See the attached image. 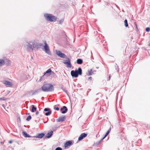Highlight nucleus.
<instances>
[{
  "mask_svg": "<svg viewBox=\"0 0 150 150\" xmlns=\"http://www.w3.org/2000/svg\"><path fill=\"white\" fill-rule=\"evenodd\" d=\"M41 89L44 92H52L54 91V87L51 84L45 83L43 84L41 87Z\"/></svg>",
  "mask_w": 150,
  "mask_h": 150,
  "instance_id": "1",
  "label": "nucleus"
},
{
  "mask_svg": "<svg viewBox=\"0 0 150 150\" xmlns=\"http://www.w3.org/2000/svg\"><path fill=\"white\" fill-rule=\"evenodd\" d=\"M30 42H27L25 44V46L26 48V50L28 51H29L30 50H31L33 51L34 48H35L36 46H38V44L37 43L35 44V42H32V44H30Z\"/></svg>",
  "mask_w": 150,
  "mask_h": 150,
  "instance_id": "2",
  "label": "nucleus"
},
{
  "mask_svg": "<svg viewBox=\"0 0 150 150\" xmlns=\"http://www.w3.org/2000/svg\"><path fill=\"white\" fill-rule=\"evenodd\" d=\"M71 75L73 77H77L79 75H81L82 74V70L80 67H79L78 70H72L71 71Z\"/></svg>",
  "mask_w": 150,
  "mask_h": 150,
  "instance_id": "3",
  "label": "nucleus"
},
{
  "mask_svg": "<svg viewBox=\"0 0 150 150\" xmlns=\"http://www.w3.org/2000/svg\"><path fill=\"white\" fill-rule=\"evenodd\" d=\"M44 16L47 21L50 22L55 21L57 19L54 16L50 14L45 13L44 14Z\"/></svg>",
  "mask_w": 150,
  "mask_h": 150,
  "instance_id": "4",
  "label": "nucleus"
},
{
  "mask_svg": "<svg viewBox=\"0 0 150 150\" xmlns=\"http://www.w3.org/2000/svg\"><path fill=\"white\" fill-rule=\"evenodd\" d=\"M66 60H64L63 63L67 65V67L71 68L72 67V65L71 63L70 60L69 58L67 57L66 59Z\"/></svg>",
  "mask_w": 150,
  "mask_h": 150,
  "instance_id": "5",
  "label": "nucleus"
},
{
  "mask_svg": "<svg viewBox=\"0 0 150 150\" xmlns=\"http://www.w3.org/2000/svg\"><path fill=\"white\" fill-rule=\"evenodd\" d=\"M56 54L59 57L63 58L66 59L68 57L65 54L62 53L60 51L56 50Z\"/></svg>",
  "mask_w": 150,
  "mask_h": 150,
  "instance_id": "6",
  "label": "nucleus"
},
{
  "mask_svg": "<svg viewBox=\"0 0 150 150\" xmlns=\"http://www.w3.org/2000/svg\"><path fill=\"white\" fill-rule=\"evenodd\" d=\"M44 49L45 52L49 55H51V52L49 49L48 45L47 44L46 41L45 42V46H44Z\"/></svg>",
  "mask_w": 150,
  "mask_h": 150,
  "instance_id": "7",
  "label": "nucleus"
},
{
  "mask_svg": "<svg viewBox=\"0 0 150 150\" xmlns=\"http://www.w3.org/2000/svg\"><path fill=\"white\" fill-rule=\"evenodd\" d=\"M51 72H52V70L50 69H48L44 73V74L40 78V80L41 81L43 77L46 74H48L47 76H50L51 74Z\"/></svg>",
  "mask_w": 150,
  "mask_h": 150,
  "instance_id": "8",
  "label": "nucleus"
},
{
  "mask_svg": "<svg viewBox=\"0 0 150 150\" xmlns=\"http://www.w3.org/2000/svg\"><path fill=\"white\" fill-rule=\"evenodd\" d=\"M87 136V134L85 133L81 134L78 138V141H81Z\"/></svg>",
  "mask_w": 150,
  "mask_h": 150,
  "instance_id": "9",
  "label": "nucleus"
},
{
  "mask_svg": "<svg viewBox=\"0 0 150 150\" xmlns=\"http://www.w3.org/2000/svg\"><path fill=\"white\" fill-rule=\"evenodd\" d=\"M60 111L62 114H65L68 111V109L66 106H63L60 109Z\"/></svg>",
  "mask_w": 150,
  "mask_h": 150,
  "instance_id": "10",
  "label": "nucleus"
},
{
  "mask_svg": "<svg viewBox=\"0 0 150 150\" xmlns=\"http://www.w3.org/2000/svg\"><path fill=\"white\" fill-rule=\"evenodd\" d=\"M44 111L46 112L48 111L47 112H46L45 113V115L46 116L50 115L52 113V111H51L50 109L48 108H45Z\"/></svg>",
  "mask_w": 150,
  "mask_h": 150,
  "instance_id": "11",
  "label": "nucleus"
},
{
  "mask_svg": "<svg viewBox=\"0 0 150 150\" xmlns=\"http://www.w3.org/2000/svg\"><path fill=\"white\" fill-rule=\"evenodd\" d=\"M73 142H72L71 141H68L64 144V146L66 148L68 146H70L73 144Z\"/></svg>",
  "mask_w": 150,
  "mask_h": 150,
  "instance_id": "12",
  "label": "nucleus"
},
{
  "mask_svg": "<svg viewBox=\"0 0 150 150\" xmlns=\"http://www.w3.org/2000/svg\"><path fill=\"white\" fill-rule=\"evenodd\" d=\"M45 135V134L43 133L40 134H37V135L34 136L33 137L41 139L43 137H44Z\"/></svg>",
  "mask_w": 150,
  "mask_h": 150,
  "instance_id": "13",
  "label": "nucleus"
},
{
  "mask_svg": "<svg viewBox=\"0 0 150 150\" xmlns=\"http://www.w3.org/2000/svg\"><path fill=\"white\" fill-rule=\"evenodd\" d=\"M53 134V131H51L50 132H48L43 138L44 139H45L46 138H50Z\"/></svg>",
  "mask_w": 150,
  "mask_h": 150,
  "instance_id": "14",
  "label": "nucleus"
},
{
  "mask_svg": "<svg viewBox=\"0 0 150 150\" xmlns=\"http://www.w3.org/2000/svg\"><path fill=\"white\" fill-rule=\"evenodd\" d=\"M66 119V117L65 116L60 117L57 119V121L59 122H62L64 121Z\"/></svg>",
  "mask_w": 150,
  "mask_h": 150,
  "instance_id": "15",
  "label": "nucleus"
},
{
  "mask_svg": "<svg viewBox=\"0 0 150 150\" xmlns=\"http://www.w3.org/2000/svg\"><path fill=\"white\" fill-rule=\"evenodd\" d=\"M3 83L7 86H12V83L9 81L7 80H4L3 81Z\"/></svg>",
  "mask_w": 150,
  "mask_h": 150,
  "instance_id": "16",
  "label": "nucleus"
},
{
  "mask_svg": "<svg viewBox=\"0 0 150 150\" xmlns=\"http://www.w3.org/2000/svg\"><path fill=\"white\" fill-rule=\"evenodd\" d=\"M93 74V72L92 69H90L88 70V72L86 73V74L88 76H91Z\"/></svg>",
  "mask_w": 150,
  "mask_h": 150,
  "instance_id": "17",
  "label": "nucleus"
},
{
  "mask_svg": "<svg viewBox=\"0 0 150 150\" xmlns=\"http://www.w3.org/2000/svg\"><path fill=\"white\" fill-rule=\"evenodd\" d=\"M41 91V89L40 88L35 90V91L32 93V96L34 95L37 94L38 92H40Z\"/></svg>",
  "mask_w": 150,
  "mask_h": 150,
  "instance_id": "18",
  "label": "nucleus"
},
{
  "mask_svg": "<svg viewBox=\"0 0 150 150\" xmlns=\"http://www.w3.org/2000/svg\"><path fill=\"white\" fill-rule=\"evenodd\" d=\"M23 135L25 137H31L30 136L29 134H28L27 133L23 131Z\"/></svg>",
  "mask_w": 150,
  "mask_h": 150,
  "instance_id": "19",
  "label": "nucleus"
},
{
  "mask_svg": "<svg viewBox=\"0 0 150 150\" xmlns=\"http://www.w3.org/2000/svg\"><path fill=\"white\" fill-rule=\"evenodd\" d=\"M83 60L81 59H78L76 61L77 63L79 64H81L83 63Z\"/></svg>",
  "mask_w": 150,
  "mask_h": 150,
  "instance_id": "20",
  "label": "nucleus"
},
{
  "mask_svg": "<svg viewBox=\"0 0 150 150\" xmlns=\"http://www.w3.org/2000/svg\"><path fill=\"white\" fill-rule=\"evenodd\" d=\"M32 109L31 110V111L32 112H34L36 110L37 108L34 105H32Z\"/></svg>",
  "mask_w": 150,
  "mask_h": 150,
  "instance_id": "21",
  "label": "nucleus"
},
{
  "mask_svg": "<svg viewBox=\"0 0 150 150\" xmlns=\"http://www.w3.org/2000/svg\"><path fill=\"white\" fill-rule=\"evenodd\" d=\"M110 130H111V128H110L107 131V132H106V134H105V135L104 137L102 138L103 139H104L107 137V136L109 134V133L110 131Z\"/></svg>",
  "mask_w": 150,
  "mask_h": 150,
  "instance_id": "22",
  "label": "nucleus"
},
{
  "mask_svg": "<svg viewBox=\"0 0 150 150\" xmlns=\"http://www.w3.org/2000/svg\"><path fill=\"white\" fill-rule=\"evenodd\" d=\"M4 64V61L1 59H0V67Z\"/></svg>",
  "mask_w": 150,
  "mask_h": 150,
  "instance_id": "23",
  "label": "nucleus"
},
{
  "mask_svg": "<svg viewBox=\"0 0 150 150\" xmlns=\"http://www.w3.org/2000/svg\"><path fill=\"white\" fill-rule=\"evenodd\" d=\"M61 88L64 92H65L66 93L68 94L67 91L65 88L63 87H62Z\"/></svg>",
  "mask_w": 150,
  "mask_h": 150,
  "instance_id": "24",
  "label": "nucleus"
},
{
  "mask_svg": "<svg viewBox=\"0 0 150 150\" xmlns=\"http://www.w3.org/2000/svg\"><path fill=\"white\" fill-rule=\"evenodd\" d=\"M125 25L126 27H127L128 25L127 23V19H125L124 21Z\"/></svg>",
  "mask_w": 150,
  "mask_h": 150,
  "instance_id": "25",
  "label": "nucleus"
},
{
  "mask_svg": "<svg viewBox=\"0 0 150 150\" xmlns=\"http://www.w3.org/2000/svg\"><path fill=\"white\" fill-rule=\"evenodd\" d=\"M115 68L116 70L117 71V72H118L119 71V67L116 64H115Z\"/></svg>",
  "mask_w": 150,
  "mask_h": 150,
  "instance_id": "26",
  "label": "nucleus"
},
{
  "mask_svg": "<svg viewBox=\"0 0 150 150\" xmlns=\"http://www.w3.org/2000/svg\"><path fill=\"white\" fill-rule=\"evenodd\" d=\"M103 138L101 139L98 142L96 143V145L97 146L99 145V144L100 143V142L103 140Z\"/></svg>",
  "mask_w": 150,
  "mask_h": 150,
  "instance_id": "27",
  "label": "nucleus"
},
{
  "mask_svg": "<svg viewBox=\"0 0 150 150\" xmlns=\"http://www.w3.org/2000/svg\"><path fill=\"white\" fill-rule=\"evenodd\" d=\"M31 119V117L30 115L28 116L26 118V120L27 121H30Z\"/></svg>",
  "mask_w": 150,
  "mask_h": 150,
  "instance_id": "28",
  "label": "nucleus"
},
{
  "mask_svg": "<svg viewBox=\"0 0 150 150\" xmlns=\"http://www.w3.org/2000/svg\"><path fill=\"white\" fill-rule=\"evenodd\" d=\"M57 105H55L54 106V109L55 110H59V108L58 107H57Z\"/></svg>",
  "mask_w": 150,
  "mask_h": 150,
  "instance_id": "29",
  "label": "nucleus"
},
{
  "mask_svg": "<svg viewBox=\"0 0 150 150\" xmlns=\"http://www.w3.org/2000/svg\"><path fill=\"white\" fill-rule=\"evenodd\" d=\"M7 99L5 97H2L1 98H0V100H6Z\"/></svg>",
  "mask_w": 150,
  "mask_h": 150,
  "instance_id": "30",
  "label": "nucleus"
},
{
  "mask_svg": "<svg viewBox=\"0 0 150 150\" xmlns=\"http://www.w3.org/2000/svg\"><path fill=\"white\" fill-rule=\"evenodd\" d=\"M145 30L147 32H149L150 30V28L149 27H147L145 29Z\"/></svg>",
  "mask_w": 150,
  "mask_h": 150,
  "instance_id": "31",
  "label": "nucleus"
},
{
  "mask_svg": "<svg viewBox=\"0 0 150 150\" xmlns=\"http://www.w3.org/2000/svg\"><path fill=\"white\" fill-rule=\"evenodd\" d=\"M55 150H62V149L60 147H57L56 148Z\"/></svg>",
  "mask_w": 150,
  "mask_h": 150,
  "instance_id": "32",
  "label": "nucleus"
},
{
  "mask_svg": "<svg viewBox=\"0 0 150 150\" xmlns=\"http://www.w3.org/2000/svg\"><path fill=\"white\" fill-rule=\"evenodd\" d=\"M63 21L62 19L60 20L59 21V24H61L63 23Z\"/></svg>",
  "mask_w": 150,
  "mask_h": 150,
  "instance_id": "33",
  "label": "nucleus"
},
{
  "mask_svg": "<svg viewBox=\"0 0 150 150\" xmlns=\"http://www.w3.org/2000/svg\"><path fill=\"white\" fill-rule=\"evenodd\" d=\"M88 80L89 81H91L92 79V77L91 76L89 77L88 78Z\"/></svg>",
  "mask_w": 150,
  "mask_h": 150,
  "instance_id": "34",
  "label": "nucleus"
},
{
  "mask_svg": "<svg viewBox=\"0 0 150 150\" xmlns=\"http://www.w3.org/2000/svg\"><path fill=\"white\" fill-rule=\"evenodd\" d=\"M110 77H111V76L110 75L109 76V77H108V81H109L110 80Z\"/></svg>",
  "mask_w": 150,
  "mask_h": 150,
  "instance_id": "35",
  "label": "nucleus"
},
{
  "mask_svg": "<svg viewBox=\"0 0 150 150\" xmlns=\"http://www.w3.org/2000/svg\"><path fill=\"white\" fill-rule=\"evenodd\" d=\"M39 112L38 111H37L36 112V113H35V114L37 115H38L39 114Z\"/></svg>",
  "mask_w": 150,
  "mask_h": 150,
  "instance_id": "36",
  "label": "nucleus"
},
{
  "mask_svg": "<svg viewBox=\"0 0 150 150\" xmlns=\"http://www.w3.org/2000/svg\"><path fill=\"white\" fill-rule=\"evenodd\" d=\"M135 27H136V29H137V24L135 23Z\"/></svg>",
  "mask_w": 150,
  "mask_h": 150,
  "instance_id": "37",
  "label": "nucleus"
},
{
  "mask_svg": "<svg viewBox=\"0 0 150 150\" xmlns=\"http://www.w3.org/2000/svg\"><path fill=\"white\" fill-rule=\"evenodd\" d=\"M12 142V141L11 140H10L9 142H8V143H9V144H11Z\"/></svg>",
  "mask_w": 150,
  "mask_h": 150,
  "instance_id": "38",
  "label": "nucleus"
},
{
  "mask_svg": "<svg viewBox=\"0 0 150 150\" xmlns=\"http://www.w3.org/2000/svg\"><path fill=\"white\" fill-rule=\"evenodd\" d=\"M18 119L19 120L20 122H21V120L20 117H18Z\"/></svg>",
  "mask_w": 150,
  "mask_h": 150,
  "instance_id": "39",
  "label": "nucleus"
},
{
  "mask_svg": "<svg viewBox=\"0 0 150 150\" xmlns=\"http://www.w3.org/2000/svg\"><path fill=\"white\" fill-rule=\"evenodd\" d=\"M8 63L9 64H11V61H10V60H8Z\"/></svg>",
  "mask_w": 150,
  "mask_h": 150,
  "instance_id": "40",
  "label": "nucleus"
},
{
  "mask_svg": "<svg viewBox=\"0 0 150 150\" xmlns=\"http://www.w3.org/2000/svg\"><path fill=\"white\" fill-rule=\"evenodd\" d=\"M51 74H55L54 72L53 71H52V72H51Z\"/></svg>",
  "mask_w": 150,
  "mask_h": 150,
  "instance_id": "41",
  "label": "nucleus"
},
{
  "mask_svg": "<svg viewBox=\"0 0 150 150\" xmlns=\"http://www.w3.org/2000/svg\"><path fill=\"white\" fill-rule=\"evenodd\" d=\"M33 91L32 90H31L30 91H29L28 92L29 93H30V92H33Z\"/></svg>",
  "mask_w": 150,
  "mask_h": 150,
  "instance_id": "42",
  "label": "nucleus"
},
{
  "mask_svg": "<svg viewBox=\"0 0 150 150\" xmlns=\"http://www.w3.org/2000/svg\"><path fill=\"white\" fill-rule=\"evenodd\" d=\"M116 7H117V8H119V7L117 6L116 5Z\"/></svg>",
  "mask_w": 150,
  "mask_h": 150,
  "instance_id": "43",
  "label": "nucleus"
},
{
  "mask_svg": "<svg viewBox=\"0 0 150 150\" xmlns=\"http://www.w3.org/2000/svg\"><path fill=\"white\" fill-rule=\"evenodd\" d=\"M30 114L29 113H28V115H29Z\"/></svg>",
  "mask_w": 150,
  "mask_h": 150,
  "instance_id": "44",
  "label": "nucleus"
}]
</instances>
